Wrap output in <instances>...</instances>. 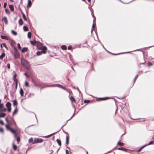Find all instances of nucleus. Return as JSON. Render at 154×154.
Here are the masks:
<instances>
[{
    "mask_svg": "<svg viewBox=\"0 0 154 154\" xmlns=\"http://www.w3.org/2000/svg\"><path fill=\"white\" fill-rule=\"evenodd\" d=\"M17 128L16 123L14 120L10 118V131L14 135V139H16L18 143L20 141V138L17 137L18 134L17 132Z\"/></svg>",
    "mask_w": 154,
    "mask_h": 154,
    "instance_id": "f257e3e1",
    "label": "nucleus"
},
{
    "mask_svg": "<svg viewBox=\"0 0 154 154\" xmlns=\"http://www.w3.org/2000/svg\"><path fill=\"white\" fill-rule=\"evenodd\" d=\"M21 61L22 65L25 68L27 69H30V65L27 61L24 59H21Z\"/></svg>",
    "mask_w": 154,
    "mask_h": 154,
    "instance_id": "f03ea898",
    "label": "nucleus"
},
{
    "mask_svg": "<svg viewBox=\"0 0 154 154\" xmlns=\"http://www.w3.org/2000/svg\"><path fill=\"white\" fill-rule=\"evenodd\" d=\"M14 56L15 58H18L20 57V53L18 52L17 49L15 47H14Z\"/></svg>",
    "mask_w": 154,
    "mask_h": 154,
    "instance_id": "7ed1b4c3",
    "label": "nucleus"
},
{
    "mask_svg": "<svg viewBox=\"0 0 154 154\" xmlns=\"http://www.w3.org/2000/svg\"><path fill=\"white\" fill-rule=\"evenodd\" d=\"M43 141V140L42 138H38L35 139L33 141L32 143L35 144L37 143H40L42 142Z\"/></svg>",
    "mask_w": 154,
    "mask_h": 154,
    "instance_id": "20e7f679",
    "label": "nucleus"
},
{
    "mask_svg": "<svg viewBox=\"0 0 154 154\" xmlns=\"http://www.w3.org/2000/svg\"><path fill=\"white\" fill-rule=\"evenodd\" d=\"M17 76V74H15L13 78V79L14 80V82L15 83V88H17V82L18 81L17 79L16 78V77Z\"/></svg>",
    "mask_w": 154,
    "mask_h": 154,
    "instance_id": "39448f33",
    "label": "nucleus"
},
{
    "mask_svg": "<svg viewBox=\"0 0 154 154\" xmlns=\"http://www.w3.org/2000/svg\"><path fill=\"white\" fill-rule=\"evenodd\" d=\"M49 87H56L57 86L60 88H61L63 89H65V88L64 87H63V86L60 85H58V84H56V85H51L49 86Z\"/></svg>",
    "mask_w": 154,
    "mask_h": 154,
    "instance_id": "423d86ee",
    "label": "nucleus"
},
{
    "mask_svg": "<svg viewBox=\"0 0 154 154\" xmlns=\"http://www.w3.org/2000/svg\"><path fill=\"white\" fill-rule=\"evenodd\" d=\"M101 45L102 46L103 48H104V49H105L108 52L111 53L110 52H109L107 50H106V49L104 47V46L103 45ZM130 52L129 51V52H126L121 53H118V54H113V53H111V54H112L114 55H118V54H124V53H129Z\"/></svg>",
    "mask_w": 154,
    "mask_h": 154,
    "instance_id": "0eeeda50",
    "label": "nucleus"
},
{
    "mask_svg": "<svg viewBox=\"0 0 154 154\" xmlns=\"http://www.w3.org/2000/svg\"><path fill=\"white\" fill-rule=\"evenodd\" d=\"M41 49H42L41 51L42 53L44 54L46 53L47 48L45 46H43Z\"/></svg>",
    "mask_w": 154,
    "mask_h": 154,
    "instance_id": "6e6552de",
    "label": "nucleus"
},
{
    "mask_svg": "<svg viewBox=\"0 0 154 154\" xmlns=\"http://www.w3.org/2000/svg\"><path fill=\"white\" fill-rule=\"evenodd\" d=\"M36 45L37 48L39 49H41L43 47L42 44L39 42H37Z\"/></svg>",
    "mask_w": 154,
    "mask_h": 154,
    "instance_id": "1a4fd4ad",
    "label": "nucleus"
},
{
    "mask_svg": "<svg viewBox=\"0 0 154 154\" xmlns=\"http://www.w3.org/2000/svg\"><path fill=\"white\" fill-rule=\"evenodd\" d=\"M109 97H99L97 99V101L105 100H107Z\"/></svg>",
    "mask_w": 154,
    "mask_h": 154,
    "instance_id": "9d476101",
    "label": "nucleus"
},
{
    "mask_svg": "<svg viewBox=\"0 0 154 154\" xmlns=\"http://www.w3.org/2000/svg\"><path fill=\"white\" fill-rule=\"evenodd\" d=\"M5 120L8 123V124L6 125V128L7 129H8L10 127V126L9 124V120L7 118H5Z\"/></svg>",
    "mask_w": 154,
    "mask_h": 154,
    "instance_id": "9b49d317",
    "label": "nucleus"
},
{
    "mask_svg": "<svg viewBox=\"0 0 154 154\" xmlns=\"http://www.w3.org/2000/svg\"><path fill=\"white\" fill-rule=\"evenodd\" d=\"M118 149L119 150H122L123 151L125 152H127L128 150V149L125 148H124L123 147H121V148H118Z\"/></svg>",
    "mask_w": 154,
    "mask_h": 154,
    "instance_id": "f8f14e48",
    "label": "nucleus"
},
{
    "mask_svg": "<svg viewBox=\"0 0 154 154\" xmlns=\"http://www.w3.org/2000/svg\"><path fill=\"white\" fill-rule=\"evenodd\" d=\"M69 137L68 136H66V145H68L69 143Z\"/></svg>",
    "mask_w": 154,
    "mask_h": 154,
    "instance_id": "ddd939ff",
    "label": "nucleus"
},
{
    "mask_svg": "<svg viewBox=\"0 0 154 154\" xmlns=\"http://www.w3.org/2000/svg\"><path fill=\"white\" fill-rule=\"evenodd\" d=\"M5 116L6 114L5 113L0 111V118L2 117H5Z\"/></svg>",
    "mask_w": 154,
    "mask_h": 154,
    "instance_id": "4468645a",
    "label": "nucleus"
},
{
    "mask_svg": "<svg viewBox=\"0 0 154 154\" xmlns=\"http://www.w3.org/2000/svg\"><path fill=\"white\" fill-rule=\"evenodd\" d=\"M30 43L32 45H36V44L37 43V42L36 41H30Z\"/></svg>",
    "mask_w": 154,
    "mask_h": 154,
    "instance_id": "2eb2a0df",
    "label": "nucleus"
},
{
    "mask_svg": "<svg viewBox=\"0 0 154 154\" xmlns=\"http://www.w3.org/2000/svg\"><path fill=\"white\" fill-rule=\"evenodd\" d=\"M32 5V2L31 0H28V5L27 6V8H28V7H30Z\"/></svg>",
    "mask_w": 154,
    "mask_h": 154,
    "instance_id": "dca6fc26",
    "label": "nucleus"
},
{
    "mask_svg": "<svg viewBox=\"0 0 154 154\" xmlns=\"http://www.w3.org/2000/svg\"><path fill=\"white\" fill-rule=\"evenodd\" d=\"M28 50V48L26 47H24L22 49V52L24 53L26 51H27Z\"/></svg>",
    "mask_w": 154,
    "mask_h": 154,
    "instance_id": "f3484780",
    "label": "nucleus"
},
{
    "mask_svg": "<svg viewBox=\"0 0 154 154\" xmlns=\"http://www.w3.org/2000/svg\"><path fill=\"white\" fill-rule=\"evenodd\" d=\"M70 100L72 102H74L75 103L76 102V101L75 99V98L72 96H71L70 98Z\"/></svg>",
    "mask_w": 154,
    "mask_h": 154,
    "instance_id": "a211bd4d",
    "label": "nucleus"
},
{
    "mask_svg": "<svg viewBox=\"0 0 154 154\" xmlns=\"http://www.w3.org/2000/svg\"><path fill=\"white\" fill-rule=\"evenodd\" d=\"M3 20L4 21L5 24H7L8 23V20L6 17H4L3 19Z\"/></svg>",
    "mask_w": 154,
    "mask_h": 154,
    "instance_id": "6ab92c4d",
    "label": "nucleus"
},
{
    "mask_svg": "<svg viewBox=\"0 0 154 154\" xmlns=\"http://www.w3.org/2000/svg\"><path fill=\"white\" fill-rule=\"evenodd\" d=\"M56 133V132H55L53 133H52V134H51L50 135H48L45 136L43 137L44 138H48L50 137L51 136H52V135H53L54 134H55Z\"/></svg>",
    "mask_w": 154,
    "mask_h": 154,
    "instance_id": "aec40b11",
    "label": "nucleus"
},
{
    "mask_svg": "<svg viewBox=\"0 0 154 154\" xmlns=\"http://www.w3.org/2000/svg\"><path fill=\"white\" fill-rule=\"evenodd\" d=\"M20 94L21 96H23L24 92H23V89L22 88H21L20 89Z\"/></svg>",
    "mask_w": 154,
    "mask_h": 154,
    "instance_id": "412c9836",
    "label": "nucleus"
},
{
    "mask_svg": "<svg viewBox=\"0 0 154 154\" xmlns=\"http://www.w3.org/2000/svg\"><path fill=\"white\" fill-rule=\"evenodd\" d=\"M6 106L7 107L8 110L10 112V103L8 102L6 104Z\"/></svg>",
    "mask_w": 154,
    "mask_h": 154,
    "instance_id": "4be33fe9",
    "label": "nucleus"
},
{
    "mask_svg": "<svg viewBox=\"0 0 154 154\" xmlns=\"http://www.w3.org/2000/svg\"><path fill=\"white\" fill-rule=\"evenodd\" d=\"M91 13H92V16L94 18V20H93V23H95L96 18H95V17L94 16L93 12H91Z\"/></svg>",
    "mask_w": 154,
    "mask_h": 154,
    "instance_id": "5701e85b",
    "label": "nucleus"
},
{
    "mask_svg": "<svg viewBox=\"0 0 154 154\" xmlns=\"http://www.w3.org/2000/svg\"><path fill=\"white\" fill-rule=\"evenodd\" d=\"M11 32L12 34L16 36L17 34V32L16 31L13 30L11 31Z\"/></svg>",
    "mask_w": 154,
    "mask_h": 154,
    "instance_id": "b1692460",
    "label": "nucleus"
},
{
    "mask_svg": "<svg viewBox=\"0 0 154 154\" xmlns=\"http://www.w3.org/2000/svg\"><path fill=\"white\" fill-rule=\"evenodd\" d=\"M61 48L63 50H66L67 49V47L66 45H62L61 46Z\"/></svg>",
    "mask_w": 154,
    "mask_h": 154,
    "instance_id": "393cba45",
    "label": "nucleus"
},
{
    "mask_svg": "<svg viewBox=\"0 0 154 154\" xmlns=\"http://www.w3.org/2000/svg\"><path fill=\"white\" fill-rule=\"evenodd\" d=\"M19 23L20 25H22L23 23V21L22 19L20 18L19 20Z\"/></svg>",
    "mask_w": 154,
    "mask_h": 154,
    "instance_id": "a878e982",
    "label": "nucleus"
},
{
    "mask_svg": "<svg viewBox=\"0 0 154 154\" xmlns=\"http://www.w3.org/2000/svg\"><path fill=\"white\" fill-rule=\"evenodd\" d=\"M18 112V110L17 108H15L13 112V116L14 115H15Z\"/></svg>",
    "mask_w": 154,
    "mask_h": 154,
    "instance_id": "bb28decb",
    "label": "nucleus"
},
{
    "mask_svg": "<svg viewBox=\"0 0 154 154\" xmlns=\"http://www.w3.org/2000/svg\"><path fill=\"white\" fill-rule=\"evenodd\" d=\"M56 141L58 145L60 146L61 145V140L58 139H57L56 140Z\"/></svg>",
    "mask_w": 154,
    "mask_h": 154,
    "instance_id": "cd10ccee",
    "label": "nucleus"
},
{
    "mask_svg": "<svg viewBox=\"0 0 154 154\" xmlns=\"http://www.w3.org/2000/svg\"><path fill=\"white\" fill-rule=\"evenodd\" d=\"M5 54L4 53H2V54L0 56V59H2V58L5 56Z\"/></svg>",
    "mask_w": 154,
    "mask_h": 154,
    "instance_id": "c85d7f7f",
    "label": "nucleus"
},
{
    "mask_svg": "<svg viewBox=\"0 0 154 154\" xmlns=\"http://www.w3.org/2000/svg\"><path fill=\"white\" fill-rule=\"evenodd\" d=\"M17 146L16 145L14 144V143H13V148L15 150H16L17 149Z\"/></svg>",
    "mask_w": 154,
    "mask_h": 154,
    "instance_id": "c756f323",
    "label": "nucleus"
},
{
    "mask_svg": "<svg viewBox=\"0 0 154 154\" xmlns=\"http://www.w3.org/2000/svg\"><path fill=\"white\" fill-rule=\"evenodd\" d=\"M23 30L25 31H27L28 30V27L26 26H24L23 27Z\"/></svg>",
    "mask_w": 154,
    "mask_h": 154,
    "instance_id": "7c9ffc66",
    "label": "nucleus"
},
{
    "mask_svg": "<svg viewBox=\"0 0 154 154\" xmlns=\"http://www.w3.org/2000/svg\"><path fill=\"white\" fill-rule=\"evenodd\" d=\"M117 145L120 146H123L124 145V143H122L119 141L117 143Z\"/></svg>",
    "mask_w": 154,
    "mask_h": 154,
    "instance_id": "2f4dec72",
    "label": "nucleus"
},
{
    "mask_svg": "<svg viewBox=\"0 0 154 154\" xmlns=\"http://www.w3.org/2000/svg\"><path fill=\"white\" fill-rule=\"evenodd\" d=\"M3 47H5V48H6V44L5 43H3L2 44H1V47L2 48H3Z\"/></svg>",
    "mask_w": 154,
    "mask_h": 154,
    "instance_id": "473e14b6",
    "label": "nucleus"
},
{
    "mask_svg": "<svg viewBox=\"0 0 154 154\" xmlns=\"http://www.w3.org/2000/svg\"><path fill=\"white\" fill-rule=\"evenodd\" d=\"M32 34L30 32H29L28 33L27 36L29 38H31Z\"/></svg>",
    "mask_w": 154,
    "mask_h": 154,
    "instance_id": "72a5a7b5",
    "label": "nucleus"
},
{
    "mask_svg": "<svg viewBox=\"0 0 154 154\" xmlns=\"http://www.w3.org/2000/svg\"><path fill=\"white\" fill-rule=\"evenodd\" d=\"M14 10V7L13 5H10V11H13Z\"/></svg>",
    "mask_w": 154,
    "mask_h": 154,
    "instance_id": "f704fd0d",
    "label": "nucleus"
},
{
    "mask_svg": "<svg viewBox=\"0 0 154 154\" xmlns=\"http://www.w3.org/2000/svg\"><path fill=\"white\" fill-rule=\"evenodd\" d=\"M1 37L2 39H8V37L5 36L1 35Z\"/></svg>",
    "mask_w": 154,
    "mask_h": 154,
    "instance_id": "c9c22d12",
    "label": "nucleus"
},
{
    "mask_svg": "<svg viewBox=\"0 0 154 154\" xmlns=\"http://www.w3.org/2000/svg\"><path fill=\"white\" fill-rule=\"evenodd\" d=\"M23 17L24 20L27 21V19L24 14H23Z\"/></svg>",
    "mask_w": 154,
    "mask_h": 154,
    "instance_id": "e433bc0d",
    "label": "nucleus"
},
{
    "mask_svg": "<svg viewBox=\"0 0 154 154\" xmlns=\"http://www.w3.org/2000/svg\"><path fill=\"white\" fill-rule=\"evenodd\" d=\"M13 105L14 106H17V101L16 100H14L13 101Z\"/></svg>",
    "mask_w": 154,
    "mask_h": 154,
    "instance_id": "4c0bfd02",
    "label": "nucleus"
},
{
    "mask_svg": "<svg viewBox=\"0 0 154 154\" xmlns=\"http://www.w3.org/2000/svg\"><path fill=\"white\" fill-rule=\"evenodd\" d=\"M42 53L41 52V51H37L36 52L37 55L38 56L40 55H41Z\"/></svg>",
    "mask_w": 154,
    "mask_h": 154,
    "instance_id": "58836bf2",
    "label": "nucleus"
},
{
    "mask_svg": "<svg viewBox=\"0 0 154 154\" xmlns=\"http://www.w3.org/2000/svg\"><path fill=\"white\" fill-rule=\"evenodd\" d=\"M25 85L26 87H27L29 86V84L27 81H26L25 83Z\"/></svg>",
    "mask_w": 154,
    "mask_h": 154,
    "instance_id": "ea45409f",
    "label": "nucleus"
},
{
    "mask_svg": "<svg viewBox=\"0 0 154 154\" xmlns=\"http://www.w3.org/2000/svg\"><path fill=\"white\" fill-rule=\"evenodd\" d=\"M90 101L89 100H85L84 101V102L85 103H89Z\"/></svg>",
    "mask_w": 154,
    "mask_h": 154,
    "instance_id": "a19ab883",
    "label": "nucleus"
},
{
    "mask_svg": "<svg viewBox=\"0 0 154 154\" xmlns=\"http://www.w3.org/2000/svg\"><path fill=\"white\" fill-rule=\"evenodd\" d=\"M6 111V109L5 108H2L0 110V111L1 112H5Z\"/></svg>",
    "mask_w": 154,
    "mask_h": 154,
    "instance_id": "79ce46f5",
    "label": "nucleus"
},
{
    "mask_svg": "<svg viewBox=\"0 0 154 154\" xmlns=\"http://www.w3.org/2000/svg\"><path fill=\"white\" fill-rule=\"evenodd\" d=\"M29 142L30 143L31 142H33V139L32 138H31L29 140Z\"/></svg>",
    "mask_w": 154,
    "mask_h": 154,
    "instance_id": "37998d69",
    "label": "nucleus"
},
{
    "mask_svg": "<svg viewBox=\"0 0 154 154\" xmlns=\"http://www.w3.org/2000/svg\"><path fill=\"white\" fill-rule=\"evenodd\" d=\"M17 47H18V49L20 50H21V48L20 46V44L19 43H18L17 44Z\"/></svg>",
    "mask_w": 154,
    "mask_h": 154,
    "instance_id": "c03bdc74",
    "label": "nucleus"
},
{
    "mask_svg": "<svg viewBox=\"0 0 154 154\" xmlns=\"http://www.w3.org/2000/svg\"><path fill=\"white\" fill-rule=\"evenodd\" d=\"M153 141H150V142H149L148 144H146V145L148 146L149 145H151V144H152L153 143Z\"/></svg>",
    "mask_w": 154,
    "mask_h": 154,
    "instance_id": "a18cd8bd",
    "label": "nucleus"
},
{
    "mask_svg": "<svg viewBox=\"0 0 154 154\" xmlns=\"http://www.w3.org/2000/svg\"><path fill=\"white\" fill-rule=\"evenodd\" d=\"M75 114L74 113H73V114L72 116L71 117V118L69 119L68 120L66 121V123H67V122H68V121H69V120L70 119H71L73 117V116H75Z\"/></svg>",
    "mask_w": 154,
    "mask_h": 154,
    "instance_id": "49530a36",
    "label": "nucleus"
},
{
    "mask_svg": "<svg viewBox=\"0 0 154 154\" xmlns=\"http://www.w3.org/2000/svg\"><path fill=\"white\" fill-rule=\"evenodd\" d=\"M4 105L2 104H0V110L3 108Z\"/></svg>",
    "mask_w": 154,
    "mask_h": 154,
    "instance_id": "de8ad7c7",
    "label": "nucleus"
},
{
    "mask_svg": "<svg viewBox=\"0 0 154 154\" xmlns=\"http://www.w3.org/2000/svg\"><path fill=\"white\" fill-rule=\"evenodd\" d=\"M0 124L1 125H3L4 124V122L2 120H0Z\"/></svg>",
    "mask_w": 154,
    "mask_h": 154,
    "instance_id": "09e8293b",
    "label": "nucleus"
},
{
    "mask_svg": "<svg viewBox=\"0 0 154 154\" xmlns=\"http://www.w3.org/2000/svg\"><path fill=\"white\" fill-rule=\"evenodd\" d=\"M4 132V130L2 128H0V132L3 133Z\"/></svg>",
    "mask_w": 154,
    "mask_h": 154,
    "instance_id": "8fccbe9b",
    "label": "nucleus"
},
{
    "mask_svg": "<svg viewBox=\"0 0 154 154\" xmlns=\"http://www.w3.org/2000/svg\"><path fill=\"white\" fill-rule=\"evenodd\" d=\"M152 63L149 62H148V66H152Z\"/></svg>",
    "mask_w": 154,
    "mask_h": 154,
    "instance_id": "3c124183",
    "label": "nucleus"
},
{
    "mask_svg": "<svg viewBox=\"0 0 154 154\" xmlns=\"http://www.w3.org/2000/svg\"><path fill=\"white\" fill-rule=\"evenodd\" d=\"M138 76V75H137L135 77V78H134V83L135 82V80L137 78Z\"/></svg>",
    "mask_w": 154,
    "mask_h": 154,
    "instance_id": "603ef678",
    "label": "nucleus"
},
{
    "mask_svg": "<svg viewBox=\"0 0 154 154\" xmlns=\"http://www.w3.org/2000/svg\"><path fill=\"white\" fill-rule=\"evenodd\" d=\"M72 46L71 45L69 46L68 47V50H70L72 49Z\"/></svg>",
    "mask_w": 154,
    "mask_h": 154,
    "instance_id": "864d4df0",
    "label": "nucleus"
},
{
    "mask_svg": "<svg viewBox=\"0 0 154 154\" xmlns=\"http://www.w3.org/2000/svg\"><path fill=\"white\" fill-rule=\"evenodd\" d=\"M34 94L30 93L28 95V97H31V96H34Z\"/></svg>",
    "mask_w": 154,
    "mask_h": 154,
    "instance_id": "5fc2aeb1",
    "label": "nucleus"
},
{
    "mask_svg": "<svg viewBox=\"0 0 154 154\" xmlns=\"http://www.w3.org/2000/svg\"><path fill=\"white\" fill-rule=\"evenodd\" d=\"M6 6H7V3L6 2H5L4 3V8H6Z\"/></svg>",
    "mask_w": 154,
    "mask_h": 154,
    "instance_id": "6e6d98bb",
    "label": "nucleus"
},
{
    "mask_svg": "<svg viewBox=\"0 0 154 154\" xmlns=\"http://www.w3.org/2000/svg\"><path fill=\"white\" fill-rule=\"evenodd\" d=\"M15 42L14 41H13V40H11V44H13V43H14ZM11 45L12 46H13V45L12 44H11Z\"/></svg>",
    "mask_w": 154,
    "mask_h": 154,
    "instance_id": "4d7b16f0",
    "label": "nucleus"
},
{
    "mask_svg": "<svg viewBox=\"0 0 154 154\" xmlns=\"http://www.w3.org/2000/svg\"><path fill=\"white\" fill-rule=\"evenodd\" d=\"M5 12L6 13H7V14L8 13H9L8 10L7 9H5Z\"/></svg>",
    "mask_w": 154,
    "mask_h": 154,
    "instance_id": "13d9d810",
    "label": "nucleus"
},
{
    "mask_svg": "<svg viewBox=\"0 0 154 154\" xmlns=\"http://www.w3.org/2000/svg\"><path fill=\"white\" fill-rule=\"evenodd\" d=\"M24 75L26 76V77L28 78L29 76L27 74L26 72H25L24 73Z\"/></svg>",
    "mask_w": 154,
    "mask_h": 154,
    "instance_id": "bf43d9fd",
    "label": "nucleus"
},
{
    "mask_svg": "<svg viewBox=\"0 0 154 154\" xmlns=\"http://www.w3.org/2000/svg\"><path fill=\"white\" fill-rule=\"evenodd\" d=\"M95 25V23H93V25H92V26L93 28H94V25Z\"/></svg>",
    "mask_w": 154,
    "mask_h": 154,
    "instance_id": "052dcab7",
    "label": "nucleus"
},
{
    "mask_svg": "<svg viewBox=\"0 0 154 154\" xmlns=\"http://www.w3.org/2000/svg\"><path fill=\"white\" fill-rule=\"evenodd\" d=\"M66 154H69V151L67 150H66Z\"/></svg>",
    "mask_w": 154,
    "mask_h": 154,
    "instance_id": "680f3d73",
    "label": "nucleus"
},
{
    "mask_svg": "<svg viewBox=\"0 0 154 154\" xmlns=\"http://www.w3.org/2000/svg\"><path fill=\"white\" fill-rule=\"evenodd\" d=\"M147 146V145H146V144L145 145H144V146H142V147H141V148L142 149H143V148H144V147H145V146Z\"/></svg>",
    "mask_w": 154,
    "mask_h": 154,
    "instance_id": "e2e57ef3",
    "label": "nucleus"
},
{
    "mask_svg": "<svg viewBox=\"0 0 154 154\" xmlns=\"http://www.w3.org/2000/svg\"><path fill=\"white\" fill-rule=\"evenodd\" d=\"M154 45H153V46H149L148 47H146V48H151L152 47H154Z\"/></svg>",
    "mask_w": 154,
    "mask_h": 154,
    "instance_id": "0e129e2a",
    "label": "nucleus"
},
{
    "mask_svg": "<svg viewBox=\"0 0 154 154\" xmlns=\"http://www.w3.org/2000/svg\"><path fill=\"white\" fill-rule=\"evenodd\" d=\"M142 149L140 148L137 151V152H139L140 151H141V150H142Z\"/></svg>",
    "mask_w": 154,
    "mask_h": 154,
    "instance_id": "69168bd1",
    "label": "nucleus"
},
{
    "mask_svg": "<svg viewBox=\"0 0 154 154\" xmlns=\"http://www.w3.org/2000/svg\"><path fill=\"white\" fill-rule=\"evenodd\" d=\"M8 65V68H10V64H9L8 63L7 65Z\"/></svg>",
    "mask_w": 154,
    "mask_h": 154,
    "instance_id": "338daca9",
    "label": "nucleus"
},
{
    "mask_svg": "<svg viewBox=\"0 0 154 154\" xmlns=\"http://www.w3.org/2000/svg\"><path fill=\"white\" fill-rule=\"evenodd\" d=\"M77 89L78 90V91H79V92L80 93L81 92V91H80V90H79V89L78 88Z\"/></svg>",
    "mask_w": 154,
    "mask_h": 154,
    "instance_id": "774afa93",
    "label": "nucleus"
}]
</instances>
